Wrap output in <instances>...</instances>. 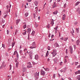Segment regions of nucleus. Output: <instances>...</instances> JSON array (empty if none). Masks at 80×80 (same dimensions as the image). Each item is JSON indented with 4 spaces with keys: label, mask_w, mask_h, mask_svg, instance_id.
Here are the masks:
<instances>
[{
    "label": "nucleus",
    "mask_w": 80,
    "mask_h": 80,
    "mask_svg": "<svg viewBox=\"0 0 80 80\" xmlns=\"http://www.w3.org/2000/svg\"><path fill=\"white\" fill-rule=\"evenodd\" d=\"M28 32V33L29 32H30L31 31V28H28L27 30Z\"/></svg>",
    "instance_id": "26"
},
{
    "label": "nucleus",
    "mask_w": 80,
    "mask_h": 80,
    "mask_svg": "<svg viewBox=\"0 0 80 80\" xmlns=\"http://www.w3.org/2000/svg\"><path fill=\"white\" fill-rule=\"evenodd\" d=\"M16 56H17V59H18V58H19V56H18V54L17 55H16Z\"/></svg>",
    "instance_id": "38"
},
{
    "label": "nucleus",
    "mask_w": 80,
    "mask_h": 80,
    "mask_svg": "<svg viewBox=\"0 0 80 80\" xmlns=\"http://www.w3.org/2000/svg\"><path fill=\"white\" fill-rule=\"evenodd\" d=\"M71 33L72 34H73L74 33V30H73V29H72V31L71 32Z\"/></svg>",
    "instance_id": "31"
},
{
    "label": "nucleus",
    "mask_w": 80,
    "mask_h": 80,
    "mask_svg": "<svg viewBox=\"0 0 80 80\" xmlns=\"http://www.w3.org/2000/svg\"><path fill=\"white\" fill-rule=\"evenodd\" d=\"M79 43H80V40H78L77 41H76V43L77 45H79Z\"/></svg>",
    "instance_id": "16"
},
{
    "label": "nucleus",
    "mask_w": 80,
    "mask_h": 80,
    "mask_svg": "<svg viewBox=\"0 0 80 80\" xmlns=\"http://www.w3.org/2000/svg\"><path fill=\"white\" fill-rule=\"evenodd\" d=\"M77 12H78V13H79V14H80V8H78L77 9Z\"/></svg>",
    "instance_id": "11"
},
{
    "label": "nucleus",
    "mask_w": 80,
    "mask_h": 80,
    "mask_svg": "<svg viewBox=\"0 0 80 80\" xmlns=\"http://www.w3.org/2000/svg\"><path fill=\"white\" fill-rule=\"evenodd\" d=\"M9 67H10V70H11V69H12V65H10Z\"/></svg>",
    "instance_id": "42"
},
{
    "label": "nucleus",
    "mask_w": 80,
    "mask_h": 80,
    "mask_svg": "<svg viewBox=\"0 0 80 80\" xmlns=\"http://www.w3.org/2000/svg\"><path fill=\"white\" fill-rule=\"evenodd\" d=\"M37 7H36L35 8V9H37L36 12H38V8H37Z\"/></svg>",
    "instance_id": "46"
},
{
    "label": "nucleus",
    "mask_w": 80,
    "mask_h": 80,
    "mask_svg": "<svg viewBox=\"0 0 80 80\" xmlns=\"http://www.w3.org/2000/svg\"><path fill=\"white\" fill-rule=\"evenodd\" d=\"M48 50H50V47L49 46H48Z\"/></svg>",
    "instance_id": "37"
},
{
    "label": "nucleus",
    "mask_w": 80,
    "mask_h": 80,
    "mask_svg": "<svg viewBox=\"0 0 80 80\" xmlns=\"http://www.w3.org/2000/svg\"><path fill=\"white\" fill-rule=\"evenodd\" d=\"M22 50H20V51H19L20 53L21 54H22Z\"/></svg>",
    "instance_id": "58"
},
{
    "label": "nucleus",
    "mask_w": 80,
    "mask_h": 80,
    "mask_svg": "<svg viewBox=\"0 0 80 80\" xmlns=\"http://www.w3.org/2000/svg\"><path fill=\"white\" fill-rule=\"evenodd\" d=\"M61 40H63V37H61L60 38Z\"/></svg>",
    "instance_id": "48"
},
{
    "label": "nucleus",
    "mask_w": 80,
    "mask_h": 80,
    "mask_svg": "<svg viewBox=\"0 0 80 80\" xmlns=\"http://www.w3.org/2000/svg\"><path fill=\"white\" fill-rule=\"evenodd\" d=\"M17 32H18L17 30H16L15 31V35H16V34H17Z\"/></svg>",
    "instance_id": "47"
},
{
    "label": "nucleus",
    "mask_w": 80,
    "mask_h": 80,
    "mask_svg": "<svg viewBox=\"0 0 80 80\" xmlns=\"http://www.w3.org/2000/svg\"><path fill=\"white\" fill-rule=\"evenodd\" d=\"M45 71H47V72H48L50 70V69H49L48 68H46L45 69Z\"/></svg>",
    "instance_id": "22"
},
{
    "label": "nucleus",
    "mask_w": 80,
    "mask_h": 80,
    "mask_svg": "<svg viewBox=\"0 0 80 80\" xmlns=\"http://www.w3.org/2000/svg\"><path fill=\"white\" fill-rule=\"evenodd\" d=\"M47 28H50V26L49 25H48L47 26Z\"/></svg>",
    "instance_id": "54"
},
{
    "label": "nucleus",
    "mask_w": 80,
    "mask_h": 80,
    "mask_svg": "<svg viewBox=\"0 0 80 80\" xmlns=\"http://www.w3.org/2000/svg\"><path fill=\"white\" fill-rule=\"evenodd\" d=\"M52 54L53 57H54L57 54V53L56 52V50H53V52H51Z\"/></svg>",
    "instance_id": "2"
},
{
    "label": "nucleus",
    "mask_w": 80,
    "mask_h": 80,
    "mask_svg": "<svg viewBox=\"0 0 80 80\" xmlns=\"http://www.w3.org/2000/svg\"><path fill=\"white\" fill-rule=\"evenodd\" d=\"M8 7H8V5H7L6 6V8H7V9H8Z\"/></svg>",
    "instance_id": "60"
},
{
    "label": "nucleus",
    "mask_w": 80,
    "mask_h": 80,
    "mask_svg": "<svg viewBox=\"0 0 80 80\" xmlns=\"http://www.w3.org/2000/svg\"><path fill=\"white\" fill-rule=\"evenodd\" d=\"M16 53H17V51H15L13 55H15V54H16Z\"/></svg>",
    "instance_id": "43"
},
{
    "label": "nucleus",
    "mask_w": 80,
    "mask_h": 80,
    "mask_svg": "<svg viewBox=\"0 0 80 80\" xmlns=\"http://www.w3.org/2000/svg\"><path fill=\"white\" fill-rule=\"evenodd\" d=\"M28 53L30 56H32V55H33V53H32V51Z\"/></svg>",
    "instance_id": "8"
},
{
    "label": "nucleus",
    "mask_w": 80,
    "mask_h": 80,
    "mask_svg": "<svg viewBox=\"0 0 80 80\" xmlns=\"http://www.w3.org/2000/svg\"><path fill=\"white\" fill-rule=\"evenodd\" d=\"M62 62H61L60 63V65H62Z\"/></svg>",
    "instance_id": "55"
},
{
    "label": "nucleus",
    "mask_w": 80,
    "mask_h": 80,
    "mask_svg": "<svg viewBox=\"0 0 80 80\" xmlns=\"http://www.w3.org/2000/svg\"><path fill=\"white\" fill-rule=\"evenodd\" d=\"M53 77L54 78H55V74H53Z\"/></svg>",
    "instance_id": "50"
},
{
    "label": "nucleus",
    "mask_w": 80,
    "mask_h": 80,
    "mask_svg": "<svg viewBox=\"0 0 80 80\" xmlns=\"http://www.w3.org/2000/svg\"><path fill=\"white\" fill-rule=\"evenodd\" d=\"M26 70H27V68L26 67L23 68L22 69L23 72H26Z\"/></svg>",
    "instance_id": "7"
},
{
    "label": "nucleus",
    "mask_w": 80,
    "mask_h": 80,
    "mask_svg": "<svg viewBox=\"0 0 80 80\" xmlns=\"http://www.w3.org/2000/svg\"><path fill=\"white\" fill-rule=\"evenodd\" d=\"M48 51L47 52V53L46 54V57H48Z\"/></svg>",
    "instance_id": "33"
},
{
    "label": "nucleus",
    "mask_w": 80,
    "mask_h": 80,
    "mask_svg": "<svg viewBox=\"0 0 80 80\" xmlns=\"http://www.w3.org/2000/svg\"><path fill=\"white\" fill-rule=\"evenodd\" d=\"M16 68H18V62H17V61H16Z\"/></svg>",
    "instance_id": "14"
},
{
    "label": "nucleus",
    "mask_w": 80,
    "mask_h": 80,
    "mask_svg": "<svg viewBox=\"0 0 80 80\" xmlns=\"http://www.w3.org/2000/svg\"><path fill=\"white\" fill-rule=\"evenodd\" d=\"M58 13V11H56L53 12V13L54 14V15H57V13Z\"/></svg>",
    "instance_id": "19"
},
{
    "label": "nucleus",
    "mask_w": 80,
    "mask_h": 80,
    "mask_svg": "<svg viewBox=\"0 0 80 80\" xmlns=\"http://www.w3.org/2000/svg\"><path fill=\"white\" fill-rule=\"evenodd\" d=\"M54 46L55 47H58V43H56L54 44Z\"/></svg>",
    "instance_id": "18"
},
{
    "label": "nucleus",
    "mask_w": 80,
    "mask_h": 80,
    "mask_svg": "<svg viewBox=\"0 0 80 80\" xmlns=\"http://www.w3.org/2000/svg\"><path fill=\"white\" fill-rule=\"evenodd\" d=\"M58 28V26L56 27V28H54V30H57Z\"/></svg>",
    "instance_id": "39"
},
{
    "label": "nucleus",
    "mask_w": 80,
    "mask_h": 80,
    "mask_svg": "<svg viewBox=\"0 0 80 80\" xmlns=\"http://www.w3.org/2000/svg\"><path fill=\"white\" fill-rule=\"evenodd\" d=\"M51 24H52V26H53V25L54 24V22H53V19L52 20L51 22Z\"/></svg>",
    "instance_id": "13"
},
{
    "label": "nucleus",
    "mask_w": 80,
    "mask_h": 80,
    "mask_svg": "<svg viewBox=\"0 0 80 80\" xmlns=\"http://www.w3.org/2000/svg\"><path fill=\"white\" fill-rule=\"evenodd\" d=\"M20 19H18L17 20H16V24L17 25H18V23L20 22Z\"/></svg>",
    "instance_id": "17"
},
{
    "label": "nucleus",
    "mask_w": 80,
    "mask_h": 80,
    "mask_svg": "<svg viewBox=\"0 0 80 80\" xmlns=\"http://www.w3.org/2000/svg\"><path fill=\"white\" fill-rule=\"evenodd\" d=\"M74 49H75V48H76V45H74Z\"/></svg>",
    "instance_id": "56"
},
{
    "label": "nucleus",
    "mask_w": 80,
    "mask_h": 80,
    "mask_svg": "<svg viewBox=\"0 0 80 80\" xmlns=\"http://www.w3.org/2000/svg\"><path fill=\"white\" fill-rule=\"evenodd\" d=\"M54 36L53 35H52L51 36V38H53V37Z\"/></svg>",
    "instance_id": "62"
},
{
    "label": "nucleus",
    "mask_w": 80,
    "mask_h": 80,
    "mask_svg": "<svg viewBox=\"0 0 80 80\" xmlns=\"http://www.w3.org/2000/svg\"><path fill=\"white\" fill-rule=\"evenodd\" d=\"M68 78L69 80H72V79H71V78Z\"/></svg>",
    "instance_id": "64"
},
{
    "label": "nucleus",
    "mask_w": 80,
    "mask_h": 80,
    "mask_svg": "<svg viewBox=\"0 0 80 80\" xmlns=\"http://www.w3.org/2000/svg\"><path fill=\"white\" fill-rule=\"evenodd\" d=\"M35 31H33L31 33V34L33 36L34 35V34H35Z\"/></svg>",
    "instance_id": "24"
},
{
    "label": "nucleus",
    "mask_w": 80,
    "mask_h": 80,
    "mask_svg": "<svg viewBox=\"0 0 80 80\" xmlns=\"http://www.w3.org/2000/svg\"><path fill=\"white\" fill-rule=\"evenodd\" d=\"M68 40V38H65L64 39V41H67Z\"/></svg>",
    "instance_id": "32"
},
{
    "label": "nucleus",
    "mask_w": 80,
    "mask_h": 80,
    "mask_svg": "<svg viewBox=\"0 0 80 80\" xmlns=\"http://www.w3.org/2000/svg\"><path fill=\"white\" fill-rule=\"evenodd\" d=\"M66 6H67V5H66V4H64V8H65V7H66Z\"/></svg>",
    "instance_id": "45"
},
{
    "label": "nucleus",
    "mask_w": 80,
    "mask_h": 80,
    "mask_svg": "<svg viewBox=\"0 0 80 80\" xmlns=\"http://www.w3.org/2000/svg\"><path fill=\"white\" fill-rule=\"evenodd\" d=\"M75 74H78V73H80V71H78V72H76L75 73Z\"/></svg>",
    "instance_id": "29"
},
{
    "label": "nucleus",
    "mask_w": 80,
    "mask_h": 80,
    "mask_svg": "<svg viewBox=\"0 0 80 80\" xmlns=\"http://www.w3.org/2000/svg\"><path fill=\"white\" fill-rule=\"evenodd\" d=\"M66 17V15H65V14H64L63 15V17L62 18V20H65V19Z\"/></svg>",
    "instance_id": "9"
},
{
    "label": "nucleus",
    "mask_w": 80,
    "mask_h": 80,
    "mask_svg": "<svg viewBox=\"0 0 80 80\" xmlns=\"http://www.w3.org/2000/svg\"><path fill=\"white\" fill-rule=\"evenodd\" d=\"M76 32L77 33H78L79 32V28H76Z\"/></svg>",
    "instance_id": "28"
},
{
    "label": "nucleus",
    "mask_w": 80,
    "mask_h": 80,
    "mask_svg": "<svg viewBox=\"0 0 80 80\" xmlns=\"http://www.w3.org/2000/svg\"><path fill=\"white\" fill-rule=\"evenodd\" d=\"M80 2H76L75 4V6H77L78 5L79 3H80Z\"/></svg>",
    "instance_id": "23"
},
{
    "label": "nucleus",
    "mask_w": 80,
    "mask_h": 80,
    "mask_svg": "<svg viewBox=\"0 0 80 80\" xmlns=\"http://www.w3.org/2000/svg\"><path fill=\"white\" fill-rule=\"evenodd\" d=\"M7 33L8 35L9 34V31L8 30H7Z\"/></svg>",
    "instance_id": "40"
},
{
    "label": "nucleus",
    "mask_w": 80,
    "mask_h": 80,
    "mask_svg": "<svg viewBox=\"0 0 80 80\" xmlns=\"http://www.w3.org/2000/svg\"><path fill=\"white\" fill-rule=\"evenodd\" d=\"M54 61L55 62V63H57V62H58V59L57 58H55L54 59Z\"/></svg>",
    "instance_id": "6"
},
{
    "label": "nucleus",
    "mask_w": 80,
    "mask_h": 80,
    "mask_svg": "<svg viewBox=\"0 0 80 80\" xmlns=\"http://www.w3.org/2000/svg\"><path fill=\"white\" fill-rule=\"evenodd\" d=\"M38 24L37 23H35V27L36 28H37V27H38Z\"/></svg>",
    "instance_id": "21"
},
{
    "label": "nucleus",
    "mask_w": 80,
    "mask_h": 80,
    "mask_svg": "<svg viewBox=\"0 0 80 80\" xmlns=\"http://www.w3.org/2000/svg\"><path fill=\"white\" fill-rule=\"evenodd\" d=\"M30 59H32V56H30Z\"/></svg>",
    "instance_id": "61"
},
{
    "label": "nucleus",
    "mask_w": 80,
    "mask_h": 80,
    "mask_svg": "<svg viewBox=\"0 0 80 80\" xmlns=\"http://www.w3.org/2000/svg\"><path fill=\"white\" fill-rule=\"evenodd\" d=\"M28 66H27V68H32V65L31 64V63L30 62H29L28 63Z\"/></svg>",
    "instance_id": "3"
},
{
    "label": "nucleus",
    "mask_w": 80,
    "mask_h": 80,
    "mask_svg": "<svg viewBox=\"0 0 80 80\" xmlns=\"http://www.w3.org/2000/svg\"><path fill=\"white\" fill-rule=\"evenodd\" d=\"M2 14V11H0V16Z\"/></svg>",
    "instance_id": "59"
},
{
    "label": "nucleus",
    "mask_w": 80,
    "mask_h": 80,
    "mask_svg": "<svg viewBox=\"0 0 80 80\" xmlns=\"http://www.w3.org/2000/svg\"><path fill=\"white\" fill-rule=\"evenodd\" d=\"M32 46L35 47L36 46V44H35V42H33L32 44Z\"/></svg>",
    "instance_id": "15"
},
{
    "label": "nucleus",
    "mask_w": 80,
    "mask_h": 80,
    "mask_svg": "<svg viewBox=\"0 0 80 80\" xmlns=\"http://www.w3.org/2000/svg\"><path fill=\"white\" fill-rule=\"evenodd\" d=\"M11 6H12V5H11V4H10L9 8H11Z\"/></svg>",
    "instance_id": "63"
},
{
    "label": "nucleus",
    "mask_w": 80,
    "mask_h": 80,
    "mask_svg": "<svg viewBox=\"0 0 80 80\" xmlns=\"http://www.w3.org/2000/svg\"><path fill=\"white\" fill-rule=\"evenodd\" d=\"M28 2H30L32 1V0H27Z\"/></svg>",
    "instance_id": "57"
},
{
    "label": "nucleus",
    "mask_w": 80,
    "mask_h": 80,
    "mask_svg": "<svg viewBox=\"0 0 80 80\" xmlns=\"http://www.w3.org/2000/svg\"><path fill=\"white\" fill-rule=\"evenodd\" d=\"M67 59L66 58L65 59V61H64V62L65 63H67Z\"/></svg>",
    "instance_id": "41"
},
{
    "label": "nucleus",
    "mask_w": 80,
    "mask_h": 80,
    "mask_svg": "<svg viewBox=\"0 0 80 80\" xmlns=\"http://www.w3.org/2000/svg\"><path fill=\"white\" fill-rule=\"evenodd\" d=\"M2 47H3L4 48H5V45H3V44H2Z\"/></svg>",
    "instance_id": "53"
},
{
    "label": "nucleus",
    "mask_w": 80,
    "mask_h": 80,
    "mask_svg": "<svg viewBox=\"0 0 80 80\" xmlns=\"http://www.w3.org/2000/svg\"><path fill=\"white\" fill-rule=\"evenodd\" d=\"M78 80H80V75H78Z\"/></svg>",
    "instance_id": "35"
},
{
    "label": "nucleus",
    "mask_w": 80,
    "mask_h": 80,
    "mask_svg": "<svg viewBox=\"0 0 80 80\" xmlns=\"http://www.w3.org/2000/svg\"><path fill=\"white\" fill-rule=\"evenodd\" d=\"M7 17V15H5L4 16V18H6Z\"/></svg>",
    "instance_id": "44"
},
{
    "label": "nucleus",
    "mask_w": 80,
    "mask_h": 80,
    "mask_svg": "<svg viewBox=\"0 0 80 80\" xmlns=\"http://www.w3.org/2000/svg\"><path fill=\"white\" fill-rule=\"evenodd\" d=\"M26 27H27V25H26V24L24 25L23 26V28H25Z\"/></svg>",
    "instance_id": "34"
},
{
    "label": "nucleus",
    "mask_w": 80,
    "mask_h": 80,
    "mask_svg": "<svg viewBox=\"0 0 80 80\" xmlns=\"http://www.w3.org/2000/svg\"><path fill=\"white\" fill-rule=\"evenodd\" d=\"M28 12H26V13H25V17H27V16H28Z\"/></svg>",
    "instance_id": "27"
},
{
    "label": "nucleus",
    "mask_w": 80,
    "mask_h": 80,
    "mask_svg": "<svg viewBox=\"0 0 80 80\" xmlns=\"http://www.w3.org/2000/svg\"><path fill=\"white\" fill-rule=\"evenodd\" d=\"M35 58L36 60H38V55H35Z\"/></svg>",
    "instance_id": "10"
},
{
    "label": "nucleus",
    "mask_w": 80,
    "mask_h": 80,
    "mask_svg": "<svg viewBox=\"0 0 80 80\" xmlns=\"http://www.w3.org/2000/svg\"><path fill=\"white\" fill-rule=\"evenodd\" d=\"M14 46V43H12V47H13Z\"/></svg>",
    "instance_id": "49"
},
{
    "label": "nucleus",
    "mask_w": 80,
    "mask_h": 80,
    "mask_svg": "<svg viewBox=\"0 0 80 80\" xmlns=\"http://www.w3.org/2000/svg\"><path fill=\"white\" fill-rule=\"evenodd\" d=\"M78 62H75V65H77V64H78Z\"/></svg>",
    "instance_id": "36"
},
{
    "label": "nucleus",
    "mask_w": 80,
    "mask_h": 80,
    "mask_svg": "<svg viewBox=\"0 0 80 80\" xmlns=\"http://www.w3.org/2000/svg\"><path fill=\"white\" fill-rule=\"evenodd\" d=\"M24 32L23 33V35H25V34H26V33L27 32V31H25V30H24Z\"/></svg>",
    "instance_id": "30"
},
{
    "label": "nucleus",
    "mask_w": 80,
    "mask_h": 80,
    "mask_svg": "<svg viewBox=\"0 0 80 80\" xmlns=\"http://www.w3.org/2000/svg\"><path fill=\"white\" fill-rule=\"evenodd\" d=\"M80 68V65L77 67V68Z\"/></svg>",
    "instance_id": "51"
},
{
    "label": "nucleus",
    "mask_w": 80,
    "mask_h": 80,
    "mask_svg": "<svg viewBox=\"0 0 80 80\" xmlns=\"http://www.w3.org/2000/svg\"><path fill=\"white\" fill-rule=\"evenodd\" d=\"M78 24V22H75V23H74V24L75 25H77V24Z\"/></svg>",
    "instance_id": "52"
},
{
    "label": "nucleus",
    "mask_w": 80,
    "mask_h": 80,
    "mask_svg": "<svg viewBox=\"0 0 80 80\" xmlns=\"http://www.w3.org/2000/svg\"><path fill=\"white\" fill-rule=\"evenodd\" d=\"M38 3V2L37 1H36L34 2V4L36 6H37Z\"/></svg>",
    "instance_id": "12"
},
{
    "label": "nucleus",
    "mask_w": 80,
    "mask_h": 80,
    "mask_svg": "<svg viewBox=\"0 0 80 80\" xmlns=\"http://www.w3.org/2000/svg\"><path fill=\"white\" fill-rule=\"evenodd\" d=\"M41 73L42 75L44 76V75H45V72H44V71H43V70H42L41 71Z\"/></svg>",
    "instance_id": "4"
},
{
    "label": "nucleus",
    "mask_w": 80,
    "mask_h": 80,
    "mask_svg": "<svg viewBox=\"0 0 80 80\" xmlns=\"http://www.w3.org/2000/svg\"><path fill=\"white\" fill-rule=\"evenodd\" d=\"M29 48H31V49H32L33 48H36V47H34L33 46H32L30 47Z\"/></svg>",
    "instance_id": "20"
},
{
    "label": "nucleus",
    "mask_w": 80,
    "mask_h": 80,
    "mask_svg": "<svg viewBox=\"0 0 80 80\" xmlns=\"http://www.w3.org/2000/svg\"><path fill=\"white\" fill-rule=\"evenodd\" d=\"M69 49L70 52L71 53H73V48H72V47L70 46Z\"/></svg>",
    "instance_id": "5"
},
{
    "label": "nucleus",
    "mask_w": 80,
    "mask_h": 80,
    "mask_svg": "<svg viewBox=\"0 0 80 80\" xmlns=\"http://www.w3.org/2000/svg\"><path fill=\"white\" fill-rule=\"evenodd\" d=\"M55 7H57V5L56 4H54L52 6L53 8H54Z\"/></svg>",
    "instance_id": "25"
},
{
    "label": "nucleus",
    "mask_w": 80,
    "mask_h": 80,
    "mask_svg": "<svg viewBox=\"0 0 80 80\" xmlns=\"http://www.w3.org/2000/svg\"><path fill=\"white\" fill-rule=\"evenodd\" d=\"M6 66V64H5V62L3 61L2 62V66L0 67V69H2V68H3V69L4 68V67H5Z\"/></svg>",
    "instance_id": "1"
}]
</instances>
